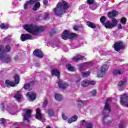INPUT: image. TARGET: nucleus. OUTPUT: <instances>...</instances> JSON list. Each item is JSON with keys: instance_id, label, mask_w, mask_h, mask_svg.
Here are the masks:
<instances>
[{"instance_id": "obj_17", "label": "nucleus", "mask_w": 128, "mask_h": 128, "mask_svg": "<svg viewBox=\"0 0 128 128\" xmlns=\"http://www.w3.org/2000/svg\"><path fill=\"white\" fill-rule=\"evenodd\" d=\"M33 54L34 56L40 58H42L44 57V54H42V51L39 49L35 50Z\"/></svg>"}, {"instance_id": "obj_9", "label": "nucleus", "mask_w": 128, "mask_h": 128, "mask_svg": "<svg viewBox=\"0 0 128 128\" xmlns=\"http://www.w3.org/2000/svg\"><path fill=\"white\" fill-rule=\"evenodd\" d=\"M128 94H124L120 97V104L128 108Z\"/></svg>"}, {"instance_id": "obj_25", "label": "nucleus", "mask_w": 128, "mask_h": 128, "mask_svg": "<svg viewBox=\"0 0 128 128\" xmlns=\"http://www.w3.org/2000/svg\"><path fill=\"white\" fill-rule=\"evenodd\" d=\"M54 98L56 100H58V102H60V100H62V96L60 94H56Z\"/></svg>"}, {"instance_id": "obj_23", "label": "nucleus", "mask_w": 128, "mask_h": 128, "mask_svg": "<svg viewBox=\"0 0 128 128\" xmlns=\"http://www.w3.org/2000/svg\"><path fill=\"white\" fill-rule=\"evenodd\" d=\"M14 98H16L18 102H20V100H22V94H20V92H17L16 94L14 96Z\"/></svg>"}, {"instance_id": "obj_46", "label": "nucleus", "mask_w": 128, "mask_h": 128, "mask_svg": "<svg viewBox=\"0 0 128 128\" xmlns=\"http://www.w3.org/2000/svg\"><path fill=\"white\" fill-rule=\"evenodd\" d=\"M84 6L82 5L81 6H80L79 7L78 10H84Z\"/></svg>"}, {"instance_id": "obj_36", "label": "nucleus", "mask_w": 128, "mask_h": 128, "mask_svg": "<svg viewBox=\"0 0 128 128\" xmlns=\"http://www.w3.org/2000/svg\"><path fill=\"white\" fill-rule=\"evenodd\" d=\"M0 26L2 28H8V24H0Z\"/></svg>"}, {"instance_id": "obj_48", "label": "nucleus", "mask_w": 128, "mask_h": 128, "mask_svg": "<svg viewBox=\"0 0 128 128\" xmlns=\"http://www.w3.org/2000/svg\"><path fill=\"white\" fill-rule=\"evenodd\" d=\"M48 0H44L43 1V4H44V6H46V4H48Z\"/></svg>"}, {"instance_id": "obj_56", "label": "nucleus", "mask_w": 128, "mask_h": 128, "mask_svg": "<svg viewBox=\"0 0 128 128\" xmlns=\"http://www.w3.org/2000/svg\"><path fill=\"white\" fill-rule=\"evenodd\" d=\"M51 128L50 127V126H48V127H47V128Z\"/></svg>"}, {"instance_id": "obj_31", "label": "nucleus", "mask_w": 128, "mask_h": 128, "mask_svg": "<svg viewBox=\"0 0 128 128\" xmlns=\"http://www.w3.org/2000/svg\"><path fill=\"white\" fill-rule=\"evenodd\" d=\"M112 74L114 75L122 74V72L119 70H114L112 71Z\"/></svg>"}, {"instance_id": "obj_58", "label": "nucleus", "mask_w": 128, "mask_h": 128, "mask_svg": "<svg viewBox=\"0 0 128 128\" xmlns=\"http://www.w3.org/2000/svg\"><path fill=\"white\" fill-rule=\"evenodd\" d=\"M52 48H55V46H52Z\"/></svg>"}, {"instance_id": "obj_39", "label": "nucleus", "mask_w": 128, "mask_h": 128, "mask_svg": "<svg viewBox=\"0 0 128 128\" xmlns=\"http://www.w3.org/2000/svg\"><path fill=\"white\" fill-rule=\"evenodd\" d=\"M86 128H92V123H88L86 125Z\"/></svg>"}, {"instance_id": "obj_20", "label": "nucleus", "mask_w": 128, "mask_h": 128, "mask_svg": "<svg viewBox=\"0 0 128 128\" xmlns=\"http://www.w3.org/2000/svg\"><path fill=\"white\" fill-rule=\"evenodd\" d=\"M118 14V12L117 11L114 10L109 13L108 16V18H115V16H116Z\"/></svg>"}, {"instance_id": "obj_40", "label": "nucleus", "mask_w": 128, "mask_h": 128, "mask_svg": "<svg viewBox=\"0 0 128 128\" xmlns=\"http://www.w3.org/2000/svg\"><path fill=\"white\" fill-rule=\"evenodd\" d=\"M48 105V100H45L43 102V108H46V106Z\"/></svg>"}, {"instance_id": "obj_54", "label": "nucleus", "mask_w": 128, "mask_h": 128, "mask_svg": "<svg viewBox=\"0 0 128 128\" xmlns=\"http://www.w3.org/2000/svg\"><path fill=\"white\" fill-rule=\"evenodd\" d=\"M119 128H124V125L122 124H120L119 125Z\"/></svg>"}, {"instance_id": "obj_18", "label": "nucleus", "mask_w": 128, "mask_h": 128, "mask_svg": "<svg viewBox=\"0 0 128 128\" xmlns=\"http://www.w3.org/2000/svg\"><path fill=\"white\" fill-rule=\"evenodd\" d=\"M38 1H40V0H30V1H27L24 4V10H28V6H30L32 4H34V2H36Z\"/></svg>"}, {"instance_id": "obj_43", "label": "nucleus", "mask_w": 128, "mask_h": 128, "mask_svg": "<svg viewBox=\"0 0 128 128\" xmlns=\"http://www.w3.org/2000/svg\"><path fill=\"white\" fill-rule=\"evenodd\" d=\"M92 96H94L96 94V90H93L92 92Z\"/></svg>"}, {"instance_id": "obj_52", "label": "nucleus", "mask_w": 128, "mask_h": 128, "mask_svg": "<svg viewBox=\"0 0 128 128\" xmlns=\"http://www.w3.org/2000/svg\"><path fill=\"white\" fill-rule=\"evenodd\" d=\"M14 60H18V56H15L14 57Z\"/></svg>"}, {"instance_id": "obj_21", "label": "nucleus", "mask_w": 128, "mask_h": 128, "mask_svg": "<svg viewBox=\"0 0 128 128\" xmlns=\"http://www.w3.org/2000/svg\"><path fill=\"white\" fill-rule=\"evenodd\" d=\"M52 76H55L58 78H60V72L56 69L52 70Z\"/></svg>"}, {"instance_id": "obj_29", "label": "nucleus", "mask_w": 128, "mask_h": 128, "mask_svg": "<svg viewBox=\"0 0 128 128\" xmlns=\"http://www.w3.org/2000/svg\"><path fill=\"white\" fill-rule=\"evenodd\" d=\"M88 80H84L82 82V86L84 88H86V86H88Z\"/></svg>"}, {"instance_id": "obj_4", "label": "nucleus", "mask_w": 128, "mask_h": 128, "mask_svg": "<svg viewBox=\"0 0 128 128\" xmlns=\"http://www.w3.org/2000/svg\"><path fill=\"white\" fill-rule=\"evenodd\" d=\"M110 102H112V99L108 98L105 104L104 109L102 111V114L106 118L110 114Z\"/></svg>"}, {"instance_id": "obj_3", "label": "nucleus", "mask_w": 128, "mask_h": 128, "mask_svg": "<svg viewBox=\"0 0 128 128\" xmlns=\"http://www.w3.org/2000/svg\"><path fill=\"white\" fill-rule=\"evenodd\" d=\"M0 60L8 64L12 60V56L6 55V53L4 50V46H0Z\"/></svg>"}, {"instance_id": "obj_47", "label": "nucleus", "mask_w": 128, "mask_h": 128, "mask_svg": "<svg viewBox=\"0 0 128 128\" xmlns=\"http://www.w3.org/2000/svg\"><path fill=\"white\" fill-rule=\"evenodd\" d=\"M62 116L63 120H68V117L64 116V114H62Z\"/></svg>"}, {"instance_id": "obj_13", "label": "nucleus", "mask_w": 128, "mask_h": 128, "mask_svg": "<svg viewBox=\"0 0 128 128\" xmlns=\"http://www.w3.org/2000/svg\"><path fill=\"white\" fill-rule=\"evenodd\" d=\"M21 40L22 42H26L28 40H33L32 36L28 34H22L20 36Z\"/></svg>"}, {"instance_id": "obj_15", "label": "nucleus", "mask_w": 128, "mask_h": 128, "mask_svg": "<svg viewBox=\"0 0 128 128\" xmlns=\"http://www.w3.org/2000/svg\"><path fill=\"white\" fill-rule=\"evenodd\" d=\"M34 84V82H31L28 84H25L24 86V88L28 90H30Z\"/></svg>"}, {"instance_id": "obj_11", "label": "nucleus", "mask_w": 128, "mask_h": 128, "mask_svg": "<svg viewBox=\"0 0 128 128\" xmlns=\"http://www.w3.org/2000/svg\"><path fill=\"white\" fill-rule=\"evenodd\" d=\"M114 48L116 52H118L120 50H122L124 46V44L122 42H118L116 43L114 45Z\"/></svg>"}, {"instance_id": "obj_55", "label": "nucleus", "mask_w": 128, "mask_h": 128, "mask_svg": "<svg viewBox=\"0 0 128 128\" xmlns=\"http://www.w3.org/2000/svg\"><path fill=\"white\" fill-rule=\"evenodd\" d=\"M86 122V120H84L82 122V124H84Z\"/></svg>"}, {"instance_id": "obj_50", "label": "nucleus", "mask_w": 128, "mask_h": 128, "mask_svg": "<svg viewBox=\"0 0 128 128\" xmlns=\"http://www.w3.org/2000/svg\"><path fill=\"white\" fill-rule=\"evenodd\" d=\"M0 108L2 110H4V104L3 103H2L0 104Z\"/></svg>"}, {"instance_id": "obj_7", "label": "nucleus", "mask_w": 128, "mask_h": 128, "mask_svg": "<svg viewBox=\"0 0 128 128\" xmlns=\"http://www.w3.org/2000/svg\"><path fill=\"white\" fill-rule=\"evenodd\" d=\"M14 80L15 82H10L8 80H6V84L8 86V88H10V86H14L16 84H18V82H20V76L16 74L14 76Z\"/></svg>"}, {"instance_id": "obj_16", "label": "nucleus", "mask_w": 128, "mask_h": 128, "mask_svg": "<svg viewBox=\"0 0 128 128\" xmlns=\"http://www.w3.org/2000/svg\"><path fill=\"white\" fill-rule=\"evenodd\" d=\"M58 84L60 88H66L68 86V84L66 82L62 83V81L60 79H59L58 81Z\"/></svg>"}, {"instance_id": "obj_53", "label": "nucleus", "mask_w": 128, "mask_h": 128, "mask_svg": "<svg viewBox=\"0 0 128 128\" xmlns=\"http://www.w3.org/2000/svg\"><path fill=\"white\" fill-rule=\"evenodd\" d=\"M78 104H84V102H82V101H79L78 102Z\"/></svg>"}, {"instance_id": "obj_33", "label": "nucleus", "mask_w": 128, "mask_h": 128, "mask_svg": "<svg viewBox=\"0 0 128 128\" xmlns=\"http://www.w3.org/2000/svg\"><path fill=\"white\" fill-rule=\"evenodd\" d=\"M46 112H48L49 116H54V111L52 110V109H49Z\"/></svg>"}, {"instance_id": "obj_44", "label": "nucleus", "mask_w": 128, "mask_h": 128, "mask_svg": "<svg viewBox=\"0 0 128 128\" xmlns=\"http://www.w3.org/2000/svg\"><path fill=\"white\" fill-rule=\"evenodd\" d=\"M48 14H46L44 16V20H48Z\"/></svg>"}, {"instance_id": "obj_12", "label": "nucleus", "mask_w": 128, "mask_h": 128, "mask_svg": "<svg viewBox=\"0 0 128 128\" xmlns=\"http://www.w3.org/2000/svg\"><path fill=\"white\" fill-rule=\"evenodd\" d=\"M26 96L29 98L30 102H32V100H34L36 98V94L34 93V92H29L26 94Z\"/></svg>"}, {"instance_id": "obj_35", "label": "nucleus", "mask_w": 128, "mask_h": 128, "mask_svg": "<svg viewBox=\"0 0 128 128\" xmlns=\"http://www.w3.org/2000/svg\"><path fill=\"white\" fill-rule=\"evenodd\" d=\"M120 23L122 24H126V18H122L120 19Z\"/></svg>"}, {"instance_id": "obj_24", "label": "nucleus", "mask_w": 128, "mask_h": 128, "mask_svg": "<svg viewBox=\"0 0 128 128\" xmlns=\"http://www.w3.org/2000/svg\"><path fill=\"white\" fill-rule=\"evenodd\" d=\"M84 58V56L82 55H77L76 56L74 57L72 60L74 62H78V60H82Z\"/></svg>"}, {"instance_id": "obj_8", "label": "nucleus", "mask_w": 128, "mask_h": 128, "mask_svg": "<svg viewBox=\"0 0 128 128\" xmlns=\"http://www.w3.org/2000/svg\"><path fill=\"white\" fill-rule=\"evenodd\" d=\"M116 24H118V20L116 19L113 18L112 19V23L110 21H108L104 25L106 28H112L116 26Z\"/></svg>"}, {"instance_id": "obj_45", "label": "nucleus", "mask_w": 128, "mask_h": 128, "mask_svg": "<svg viewBox=\"0 0 128 128\" xmlns=\"http://www.w3.org/2000/svg\"><path fill=\"white\" fill-rule=\"evenodd\" d=\"M0 120L1 122H2V124H6V120H4V119L1 118Z\"/></svg>"}, {"instance_id": "obj_26", "label": "nucleus", "mask_w": 128, "mask_h": 128, "mask_svg": "<svg viewBox=\"0 0 128 128\" xmlns=\"http://www.w3.org/2000/svg\"><path fill=\"white\" fill-rule=\"evenodd\" d=\"M86 26L89 28H96V24L90 22H86Z\"/></svg>"}, {"instance_id": "obj_5", "label": "nucleus", "mask_w": 128, "mask_h": 128, "mask_svg": "<svg viewBox=\"0 0 128 128\" xmlns=\"http://www.w3.org/2000/svg\"><path fill=\"white\" fill-rule=\"evenodd\" d=\"M108 70V66L107 65H103L98 72V78H104L106 76V70Z\"/></svg>"}, {"instance_id": "obj_1", "label": "nucleus", "mask_w": 128, "mask_h": 128, "mask_svg": "<svg viewBox=\"0 0 128 128\" xmlns=\"http://www.w3.org/2000/svg\"><path fill=\"white\" fill-rule=\"evenodd\" d=\"M24 28L26 32L34 36L38 34L40 32L44 30V28L42 26H36L32 24L24 25Z\"/></svg>"}, {"instance_id": "obj_6", "label": "nucleus", "mask_w": 128, "mask_h": 128, "mask_svg": "<svg viewBox=\"0 0 128 128\" xmlns=\"http://www.w3.org/2000/svg\"><path fill=\"white\" fill-rule=\"evenodd\" d=\"M76 36V34L74 33H72L70 31L65 30L64 31L63 34L62 36V38L63 40H68V38H74Z\"/></svg>"}, {"instance_id": "obj_57", "label": "nucleus", "mask_w": 128, "mask_h": 128, "mask_svg": "<svg viewBox=\"0 0 128 128\" xmlns=\"http://www.w3.org/2000/svg\"><path fill=\"white\" fill-rule=\"evenodd\" d=\"M50 34H52V33H50Z\"/></svg>"}, {"instance_id": "obj_42", "label": "nucleus", "mask_w": 128, "mask_h": 128, "mask_svg": "<svg viewBox=\"0 0 128 128\" xmlns=\"http://www.w3.org/2000/svg\"><path fill=\"white\" fill-rule=\"evenodd\" d=\"M94 0H88L87 2L88 4H92L94 3Z\"/></svg>"}, {"instance_id": "obj_22", "label": "nucleus", "mask_w": 128, "mask_h": 128, "mask_svg": "<svg viewBox=\"0 0 128 128\" xmlns=\"http://www.w3.org/2000/svg\"><path fill=\"white\" fill-rule=\"evenodd\" d=\"M77 120H78V116H74L71 118H70L69 119H68V122L69 124H72V122H76Z\"/></svg>"}, {"instance_id": "obj_41", "label": "nucleus", "mask_w": 128, "mask_h": 128, "mask_svg": "<svg viewBox=\"0 0 128 128\" xmlns=\"http://www.w3.org/2000/svg\"><path fill=\"white\" fill-rule=\"evenodd\" d=\"M96 81L88 80V84H92V86L94 85Z\"/></svg>"}, {"instance_id": "obj_10", "label": "nucleus", "mask_w": 128, "mask_h": 128, "mask_svg": "<svg viewBox=\"0 0 128 128\" xmlns=\"http://www.w3.org/2000/svg\"><path fill=\"white\" fill-rule=\"evenodd\" d=\"M36 118L37 120H40L41 122H46V118H44V120H42V116L40 108H37L36 110Z\"/></svg>"}, {"instance_id": "obj_51", "label": "nucleus", "mask_w": 128, "mask_h": 128, "mask_svg": "<svg viewBox=\"0 0 128 128\" xmlns=\"http://www.w3.org/2000/svg\"><path fill=\"white\" fill-rule=\"evenodd\" d=\"M73 28H74V30H78V26H74Z\"/></svg>"}, {"instance_id": "obj_34", "label": "nucleus", "mask_w": 128, "mask_h": 128, "mask_svg": "<svg viewBox=\"0 0 128 128\" xmlns=\"http://www.w3.org/2000/svg\"><path fill=\"white\" fill-rule=\"evenodd\" d=\"M100 22L102 24L104 25L106 24L104 23V22H106V16H102L100 18Z\"/></svg>"}, {"instance_id": "obj_49", "label": "nucleus", "mask_w": 128, "mask_h": 128, "mask_svg": "<svg viewBox=\"0 0 128 128\" xmlns=\"http://www.w3.org/2000/svg\"><path fill=\"white\" fill-rule=\"evenodd\" d=\"M118 28L119 30H122V24H118Z\"/></svg>"}, {"instance_id": "obj_37", "label": "nucleus", "mask_w": 128, "mask_h": 128, "mask_svg": "<svg viewBox=\"0 0 128 128\" xmlns=\"http://www.w3.org/2000/svg\"><path fill=\"white\" fill-rule=\"evenodd\" d=\"M6 109L9 110L10 114H14V113L12 112V108L10 106H7Z\"/></svg>"}, {"instance_id": "obj_30", "label": "nucleus", "mask_w": 128, "mask_h": 128, "mask_svg": "<svg viewBox=\"0 0 128 128\" xmlns=\"http://www.w3.org/2000/svg\"><path fill=\"white\" fill-rule=\"evenodd\" d=\"M90 74V72L88 71L83 72L82 73V75L83 76V78H88V76H89Z\"/></svg>"}, {"instance_id": "obj_28", "label": "nucleus", "mask_w": 128, "mask_h": 128, "mask_svg": "<svg viewBox=\"0 0 128 128\" xmlns=\"http://www.w3.org/2000/svg\"><path fill=\"white\" fill-rule=\"evenodd\" d=\"M40 2H36L33 7V10L34 11L38 10V8H40Z\"/></svg>"}, {"instance_id": "obj_19", "label": "nucleus", "mask_w": 128, "mask_h": 128, "mask_svg": "<svg viewBox=\"0 0 128 128\" xmlns=\"http://www.w3.org/2000/svg\"><path fill=\"white\" fill-rule=\"evenodd\" d=\"M86 68H88V64L86 63L80 64L78 66V68L80 72H83V70H85Z\"/></svg>"}, {"instance_id": "obj_14", "label": "nucleus", "mask_w": 128, "mask_h": 128, "mask_svg": "<svg viewBox=\"0 0 128 128\" xmlns=\"http://www.w3.org/2000/svg\"><path fill=\"white\" fill-rule=\"evenodd\" d=\"M32 110H28L26 111V113L24 116V120H26V122H28L30 118L32 116Z\"/></svg>"}, {"instance_id": "obj_38", "label": "nucleus", "mask_w": 128, "mask_h": 128, "mask_svg": "<svg viewBox=\"0 0 128 128\" xmlns=\"http://www.w3.org/2000/svg\"><path fill=\"white\" fill-rule=\"evenodd\" d=\"M5 50L6 52H8L10 50V46H6Z\"/></svg>"}, {"instance_id": "obj_2", "label": "nucleus", "mask_w": 128, "mask_h": 128, "mask_svg": "<svg viewBox=\"0 0 128 128\" xmlns=\"http://www.w3.org/2000/svg\"><path fill=\"white\" fill-rule=\"evenodd\" d=\"M68 8V2H63L61 3H58L56 8L54 9V13L56 16H62L66 12V10Z\"/></svg>"}, {"instance_id": "obj_27", "label": "nucleus", "mask_w": 128, "mask_h": 128, "mask_svg": "<svg viewBox=\"0 0 128 128\" xmlns=\"http://www.w3.org/2000/svg\"><path fill=\"white\" fill-rule=\"evenodd\" d=\"M66 68L68 70H70V72H74V68L70 64H67Z\"/></svg>"}, {"instance_id": "obj_32", "label": "nucleus", "mask_w": 128, "mask_h": 128, "mask_svg": "<svg viewBox=\"0 0 128 128\" xmlns=\"http://www.w3.org/2000/svg\"><path fill=\"white\" fill-rule=\"evenodd\" d=\"M126 84V80H123L120 81L118 84V86H124Z\"/></svg>"}]
</instances>
